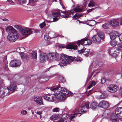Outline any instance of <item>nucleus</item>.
Here are the masks:
<instances>
[{"label":"nucleus","instance_id":"obj_1","mask_svg":"<svg viewBox=\"0 0 122 122\" xmlns=\"http://www.w3.org/2000/svg\"><path fill=\"white\" fill-rule=\"evenodd\" d=\"M82 59L79 57H77L68 56L64 54H62L61 55L60 58V62L58 65L61 67L66 66L69 64L71 62V61L74 60L77 61H81Z\"/></svg>","mask_w":122,"mask_h":122},{"label":"nucleus","instance_id":"obj_2","mask_svg":"<svg viewBox=\"0 0 122 122\" xmlns=\"http://www.w3.org/2000/svg\"><path fill=\"white\" fill-rule=\"evenodd\" d=\"M52 91H54L56 98L61 100L66 98V95L69 93L67 90L63 87L59 88L58 87L54 88Z\"/></svg>","mask_w":122,"mask_h":122},{"label":"nucleus","instance_id":"obj_3","mask_svg":"<svg viewBox=\"0 0 122 122\" xmlns=\"http://www.w3.org/2000/svg\"><path fill=\"white\" fill-rule=\"evenodd\" d=\"M7 31H9L7 36L8 40L11 42L16 41L19 37L18 34L16 30L12 26L10 25L7 26L6 28Z\"/></svg>","mask_w":122,"mask_h":122},{"label":"nucleus","instance_id":"obj_4","mask_svg":"<svg viewBox=\"0 0 122 122\" xmlns=\"http://www.w3.org/2000/svg\"><path fill=\"white\" fill-rule=\"evenodd\" d=\"M105 37L104 34L102 32H98L97 34L94 36L92 38V40L97 44H99L103 40Z\"/></svg>","mask_w":122,"mask_h":122},{"label":"nucleus","instance_id":"obj_5","mask_svg":"<svg viewBox=\"0 0 122 122\" xmlns=\"http://www.w3.org/2000/svg\"><path fill=\"white\" fill-rule=\"evenodd\" d=\"M89 103L87 101L84 102L81 105V107L77 110L79 112V114H81L79 112H81L84 113L87 112V110L88 109Z\"/></svg>","mask_w":122,"mask_h":122},{"label":"nucleus","instance_id":"obj_6","mask_svg":"<svg viewBox=\"0 0 122 122\" xmlns=\"http://www.w3.org/2000/svg\"><path fill=\"white\" fill-rule=\"evenodd\" d=\"M20 32L21 34L27 37L29 35L31 34L32 31L30 28L26 27L20 28Z\"/></svg>","mask_w":122,"mask_h":122},{"label":"nucleus","instance_id":"obj_7","mask_svg":"<svg viewBox=\"0 0 122 122\" xmlns=\"http://www.w3.org/2000/svg\"><path fill=\"white\" fill-rule=\"evenodd\" d=\"M59 57V56L57 53L56 52H50L47 54V58L50 61H53Z\"/></svg>","mask_w":122,"mask_h":122},{"label":"nucleus","instance_id":"obj_8","mask_svg":"<svg viewBox=\"0 0 122 122\" xmlns=\"http://www.w3.org/2000/svg\"><path fill=\"white\" fill-rule=\"evenodd\" d=\"M44 98L45 100L50 102H53L56 99L54 93V94H49L46 95Z\"/></svg>","mask_w":122,"mask_h":122},{"label":"nucleus","instance_id":"obj_9","mask_svg":"<svg viewBox=\"0 0 122 122\" xmlns=\"http://www.w3.org/2000/svg\"><path fill=\"white\" fill-rule=\"evenodd\" d=\"M92 42L90 40L84 38L78 41L77 44L79 45L80 44L83 45H89L91 44Z\"/></svg>","mask_w":122,"mask_h":122},{"label":"nucleus","instance_id":"obj_10","mask_svg":"<svg viewBox=\"0 0 122 122\" xmlns=\"http://www.w3.org/2000/svg\"><path fill=\"white\" fill-rule=\"evenodd\" d=\"M59 47L60 48H66L68 49H73L75 50L77 48V46L76 45L70 44L66 46L63 44H60L59 45Z\"/></svg>","mask_w":122,"mask_h":122},{"label":"nucleus","instance_id":"obj_11","mask_svg":"<svg viewBox=\"0 0 122 122\" xmlns=\"http://www.w3.org/2000/svg\"><path fill=\"white\" fill-rule=\"evenodd\" d=\"M10 94L9 93V90L7 88L2 87L0 88V97H3L7 95Z\"/></svg>","mask_w":122,"mask_h":122},{"label":"nucleus","instance_id":"obj_12","mask_svg":"<svg viewBox=\"0 0 122 122\" xmlns=\"http://www.w3.org/2000/svg\"><path fill=\"white\" fill-rule=\"evenodd\" d=\"M118 89V87L116 85L112 84L110 85L108 88V90L111 93H115Z\"/></svg>","mask_w":122,"mask_h":122},{"label":"nucleus","instance_id":"obj_13","mask_svg":"<svg viewBox=\"0 0 122 122\" xmlns=\"http://www.w3.org/2000/svg\"><path fill=\"white\" fill-rule=\"evenodd\" d=\"M109 106V104L108 102L105 100H102L101 101L99 102L98 104V106L99 107L104 109L107 108Z\"/></svg>","mask_w":122,"mask_h":122},{"label":"nucleus","instance_id":"obj_14","mask_svg":"<svg viewBox=\"0 0 122 122\" xmlns=\"http://www.w3.org/2000/svg\"><path fill=\"white\" fill-rule=\"evenodd\" d=\"M16 88L15 84L13 83H11L9 86L6 88L8 89L9 90V94H10L16 90Z\"/></svg>","mask_w":122,"mask_h":122},{"label":"nucleus","instance_id":"obj_15","mask_svg":"<svg viewBox=\"0 0 122 122\" xmlns=\"http://www.w3.org/2000/svg\"><path fill=\"white\" fill-rule=\"evenodd\" d=\"M115 113L117 115L118 118L122 120V107H118L116 108Z\"/></svg>","mask_w":122,"mask_h":122},{"label":"nucleus","instance_id":"obj_16","mask_svg":"<svg viewBox=\"0 0 122 122\" xmlns=\"http://www.w3.org/2000/svg\"><path fill=\"white\" fill-rule=\"evenodd\" d=\"M21 64V62L20 60H13L10 63L9 65L11 67H17L20 66Z\"/></svg>","mask_w":122,"mask_h":122},{"label":"nucleus","instance_id":"obj_17","mask_svg":"<svg viewBox=\"0 0 122 122\" xmlns=\"http://www.w3.org/2000/svg\"><path fill=\"white\" fill-rule=\"evenodd\" d=\"M33 100L35 102L39 105L43 104L42 98L41 97L35 96L33 98Z\"/></svg>","mask_w":122,"mask_h":122},{"label":"nucleus","instance_id":"obj_18","mask_svg":"<svg viewBox=\"0 0 122 122\" xmlns=\"http://www.w3.org/2000/svg\"><path fill=\"white\" fill-rule=\"evenodd\" d=\"M61 15L60 12H54L52 14V17L53 18V21L52 22L56 21L58 20L59 18V17Z\"/></svg>","mask_w":122,"mask_h":122},{"label":"nucleus","instance_id":"obj_19","mask_svg":"<svg viewBox=\"0 0 122 122\" xmlns=\"http://www.w3.org/2000/svg\"><path fill=\"white\" fill-rule=\"evenodd\" d=\"M109 35L110 38L111 40H114L116 38H118L117 37L119 35H118V32L116 31H112L111 32Z\"/></svg>","mask_w":122,"mask_h":122},{"label":"nucleus","instance_id":"obj_20","mask_svg":"<svg viewBox=\"0 0 122 122\" xmlns=\"http://www.w3.org/2000/svg\"><path fill=\"white\" fill-rule=\"evenodd\" d=\"M47 58V56L46 54L44 53L41 54L40 56V61L41 62H45Z\"/></svg>","mask_w":122,"mask_h":122},{"label":"nucleus","instance_id":"obj_21","mask_svg":"<svg viewBox=\"0 0 122 122\" xmlns=\"http://www.w3.org/2000/svg\"><path fill=\"white\" fill-rule=\"evenodd\" d=\"M109 24L112 26H116L118 25L119 23L115 20H110L109 22Z\"/></svg>","mask_w":122,"mask_h":122},{"label":"nucleus","instance_id":"obj_22","mask_svg":"<svg viewBox=\"0 0 122 122\" xmlns=\"http://www.w3.org/2000/svg\"><path fill=\"white\" fill-rule=\"evenodd\" d=\"M98 106V105L96 102H93L91 103L90 107L93 110H94L97 108Z\"/></svg>","mask_w":122,"mask_h":122},{"label":"nucleus","instance_id":"obj_23","mask_svg":"<svg viewBox=\"0 0 122 122\" xmlns=\"http://www.w3.org/2000/svg\"><path fill=\"white\" fill-rule=\"evenodd\" d=\"M118 116L115 112L112 113L110 117V118L112 121H117Z\"/></svg>","mask_w":122,"mask_h":122},{"label":"nucleus","instance_id":"obj_24","mask_svg":"<svg viewBox=\"0 0 122 122\" xmlns=\"http://www.w3.org/2000/svg\"><path fill=\"white\" fill-rule=\"evenodd\" d=\"M60 11L62 13H63L64 14L63 15H61V16L62 17L65 18H67L70 17L69 15H70V13L69 12H66L61 10Z\"/></svg>","mask_w":122,"mask_h":122},{"label":"nucleus","instance_id":"obj_25","mask_svg":"<svg viewBox=\"0 0 122 122\" xmlns=\"http://www.w3.org/2000/svg\"><path fill=\"white\" fill-rule=\"evenodd\" d=\"M110 111L108 110H106L103 114L102 116L105 118H107L110 113Z\"/></svg>","mask_w":122,"mask_h":122},{"label":"nucleus","instance_id":"obj_26","mask_svg":"<svg viewBox=\"0 0 122 122\" xmlns=\"http://www.w3.org/2000/svg\"><path fill=\"white\" fill-rule=\"evenodd\" d=\"M67 117V116L66 114H64L63 115L62 118L57 120L56 122H64V119H66ZM54 122H56L54 121Z\"/></svg>","mask_w":122,"mask_h":122},{"label":"nucleus","instance_id":"obj_27","mask_svg":"<svg viewBox=\"0 0 122 122\" xmlns=\"http://www.w3.org/2000/svg\"><path fill=\"white\" fill-rule=\"evenodd\" d=\"M82 9L80 8L79 7H76V8L74 9L72 11V10L71 11V13H73V12H81L82 10Z\"/></svg>","mask_w":122,"mask_h":122},{"label":"nucleus","instance_id":"obj_28","mask_svg":"<svg viewBox=\"0 0 122 122\" xmlns=\"http://www.w3.org/2000/svg\"><path fill=\"white\" fill-rule=\"evenodd\" d=\"M30 56L32 58L36 59L37 57L36 52L35 51H32L31 53Z\"/></svg>","mask_w":122,"mask_h":122},{"label":"nucleus","instance_id":"obj_29","mask_svg":"<svg viewBox=\"0 0 122 122\" xmlns=\"http://www.w3.org/2000/svg\"><path fill=\"white\" fill-rule=\"evenodd\" d=\"M96 82L94 81H92L90 82L89 86H88L87 88L90 89L93 86H94L96 84Z\"/></svg>","mask_w":122,"mask_h":122},{"label":"nucleus","instance_id":"obj_30","mask_svg":"<svg viewBox=\"0 0 122 122\" xmlns=\"http://www.w3.org/2000/svg\"><path fill=\"white\" fill-rule=\"evenodd\" d=\"M88 21H93L92 22H91V23L92 24V25H89L91 26H93L94 25L96 24L97 23H100V22H97L96 21L94 20H88Z\"/></svg>","mask_w":122,"mask_h":122},{"label":"nucleus","instance_id":"obj_31","mask_svg":"<svg viewBox=\"0 0 122 122\" xmlns=\"http://www.w3.org/2000/svg\"><path fill=\"white\" fill-rule=\"evenodd\" d=\"M117 46V49L118 51L122 50V42L121 44L118 45Z\"/></svg>","mask_w":122,"mask_h":122},{"label":"nucleus","instance_id":"obj_32","mask_svg":"<svg viewBox=\"0 0 122 122\" xmlns=\"http://www.w3.org/2000/svg\"><path fill=\"white\" fill-rule=\"evenodd\" d=\"M51 118L53 120H55L59 118V116L57 115L54 114L51 117Z\"/></svg>","mask_w":122,"mask_h":122},{"label":"nucleus","instance_id":"obj_33","mask_svg":"<svg viewBox=\"0 0 122 122\" xmlns=\"http://www.w3.org/2000/svg\"><path fill=\"white\" fill-rule=\"evenodd\" d=\"M110 44L112 46H114L117 44V42L116 41H112L110 42Z\"/></svg>","mask_w":122,"mask_h":122},{"label":"nucleus","instance_id":"obj_34","mask_svg":"<svg viewBox=\"0 0 122 122\" xmlns=\"http://www.w3.org/2000/svg\"><path fill=\"white\" fill-rule=\"evenodd\" d=\"M109 25L107 23H105L103 24L102 26V27L104 29H106L108 27Z\"/></svg>","mask_w":122,"mask_h":122},{"label":"nucleus","instance_id":"obj_35","mask_svg":"<svg viewBox=\"0 0 122 122\" xmlns=\"http://www.w3.org/2000/svg\"><path fill=\"white\" fill-rule=\"evenodd\" d=\"M115 51V49L113 48H111L109 50L108 52L109 54L112 56Z\"/></svg>","mask_w":122,"mask_h":122},{"label":"nucleus","instance_id":"obj_36","mask_svg":"<svg viewBox=\"0 0 122 122\" xmlns=\"http://www.w3.org/2000/svg\"><path fill=\"white\" fill-rule=\"evenodd\" d=\"M95 3L93 1H91L88 5V6L90 7V6L93 7L94 6Z\"/></svg>","mask_w":122,"mask_h":122},{"label":"nucleus","instance_id":"obj_37","mask_svg":"<svg viewBox=\"0 0 122 122\" xmlns=\"http://www.w3.org/2000/svg\"><path fill=\"white\" fill-rule=\"evenodd\" d=\"M52 35H54V36L53 37H51V38H54L56 37L57 36H60L61 37H64V36H61V35H59L58 34H57L56 33H52Z\"/></svg>","mask_w":122,"mask_h":122},{"label":"nucleus","instance_id":"obj_38","mask_svg":"<svg viewBox=\"0 0 122 122\" xmlns=\"http://www.w3.org/2000/svg\"><path fill=\"white\" fill-rule=\"evenodd\" d=\"M90 51L89 49H87L85 48V49H84V53L85 55H87Z\"/></svg>","mask_w":122,"mask_h":122},{"label":"nucleus","instance_id":"obj_39","mask_svg":"<svg viewBox=\"0 0 122 122\" xmlns=\"http://www.w3.org/2000/svg\"><path fill=\"white\" fill-rule=\"evenodd\" d=\"M118 52H116L115 51L113 54H112V56L114 57H117L118 55Z\"/></svg>","mask_w":122,"mask_h":122},{"label":"nucleus","instance_id":"obj_40","mask_svg":"<svg viewBox=\"0 0 122 122\" xmlns=\"http://www.w3.org/2000/svg\"><path fill=\"white\" fill-rule=\"evenodd\" d=\"M60 110V109L58 107H56L54 108L52 110L53 112H58Z\"/></svg>","mask_w":122,"mask_h":122},{"label":"nucleus","instance_id":"obj_41","mask_svg":"<svg viewBox=\"0 0 122 122\" xmlns=\"http://www.w3.org/2000/svg\"><path fill=\"white\" fill-rule=\"evenodd\" d=\"M107 95L106 94L102 93L101 95V99L105 98L107 97Z\"/></svg>","mask_w":122,"mask_h":122},{"label":"nucleus","instance_id":"obj_42","mask_svg":"<svg viewBox=\"0 0 122 122\" xmlns=\"http://www.w3.org/2000/svg\"><path fill=\"white\" fill-rule=\"evenodd\" d=\"M45 79H44V78H41V81H41V82H47L48 81V79L47 78H46Z\"/></svg>","mask_w":122,"mask_h":122},{"label":"nucleus","instance_id":"obj_43","mask_svg":"<svg viewBox=\"0 0 122 122\" xmlns=\"http://www.w3.org/2000/svg\"><path fill=\"white\" fill-rule=\"evenodd\" d=\"M20 4H24L25 3L26 0H17Z\"/></svg>","mask_w":122,"mask_h":122},{"label":"nucleus","instance_id":"obj_44","mask_svg":"<svg viewBox=\"0 0 122 122\" xmlns=\"http://www.w3.org/2000/svg\"><path fill=\"white\" fill-rule=\"evenodd\" d=\"M117 37L118 38L120 41L122 42V34L119 35Z\"/></svg>","mask_w":122,"mask_h":122},{"label":"nucleus","instance_id":"obj_45","mask_svg":"<svg viewBox=\"0 0 122 122\" xmlns=\"http://www.w3.org/2000/svg\"><path fill=\"white\" fill-rule=\"evenodd\" d=\"M21 114L23 115H25L27 114V112L25 110H23L21 112Z\"/></svg>","mask_w":122,"mask_h":122},{"label":"nucleus","instance_id":"obj_46","mask_svg":"<svg viewBox=\"0 0 122 122\" xmlns=\"http://www.w3.org/2000/svg\"><path fill=\"white\" fill-rule=\"evenodd\" d=\"M45 25L46 24L45 22H44L40 25V26L41 28H42L45 26Z\"/></svg>","mask_w":122,"mask_h":122},{"label":"nucleus","instance_id":"obj_47","mask_svg":"<svg viewBox=\"0 0 122 122\" xmlns=\"http://www.w3.org/2000/svg\"><path fill=\"white\" fill-rule=\"evenodd\" d=\"M78 113H76L75 114L71 115L70 116V119H72L74 118L75 115L78 114Z\"/></svg>","mask_w":122,"mask_h":122},{"label":"nucleus","instance_id":"obj_48","mask_svg":"<svg viewBox=\"0 0 122 122\" xmlns=\"http://www.w3.org/2000/svg\"><path fill=\"white\" fill-rule=\"evenodd\" d=\"M20 54L22 59H24L25 58V54L22 53H21Z\"/></svg>","mask_w":122,"mask_h":122},{"label":"nucleus","instance_id":"obj_49","mask_svg":"<svg viewBox=\"0 0 122 122\" xmlns=\"http://www.w3.org/2000/svg\"><path fill=\"white\" fill-rule=\"evenodd\" d=\"M85 49V48H83V49H81L80 50H79L78 51V52L79 53H84V49Z\"/></svg>","mask_w":122,"mask_h":122},{"label":"nucleus","instance_id":"obj_50","mask_svg":"<svg viewBox=\"0 0 122 122\" xmlns=\"http://www.w3.org/2000/svg\"><path fill=\"white\" fill-rule=\"evenodd\" d=\"M78 15L77 14H76L73 17V18H75V19H76L77 18H79V16H78Z\"/></svg>","mask_w":122,"mask_h":122},{"label":"nucleus","instance_id":"obj_51","mask_svg":"<svg viewBox=\"0 0 122 122\" xmlns=\"http://www.w3.org/2000/svg\"><path fill=\"white\" fill-rule=\"evenodd\" d=\"M50 37L49 36L47 35H45L44 38L45 40H47L49 39Z\"/></svg>","mask_w":122,"mask_h":122},{"label":"nucleus","instance_id":"obj_52","mask_svg":"<svg viewBox=\"0 0 122 122\" xmlns=\"http://www.w3.org/2000/svg\"><path fill=\"white\" fill-rule=\"evenodd\" d=\"M23 49V48L22 47L17 48L16 49V51H17L20 52L19 50H21Z\"/></svg>","mask_w":122,"mask_h":122},{"label":"nucleus","instance_id":"obj_53","mask_svg":"<svg viewBox=\"0 0 122 122\" xmlns=\"http://www.w3.org/2000/svg\"><path fill=\"white\" fill-rule=\"evenodd\" d=\"M42 113L41 111H38L36 113L37 115H41Z\"/></svg>","mask_w":122,"mask_h":122},{"label":"nucleus","instance_id":"obj_54","mask_svg":"<svg viewBox=\"0 0 122 122\" xmlns=\"http://www.w3.org/2000/svg\"><path fill=\"white\" fill-rule=\"evenodd\" d=\"M101 81L102 83L103 84L105 82V80L104 78H102L101 80Z\"/></svg>","mask_w":122,"mask_h":122},{"label":"nucleus","instance_id":"obj_55","mask_svg":"<svg viewBox=\"0 0 122 122\" xmlns=\"http://www.w3.org/2000/svg\"><path fill=\"white\" fill-rule=\"evenodd\" d=\"M14 26L15 28L17 29H19L20 30V28H22L21 27L19 26L18 25H15V26Z\"/></svg>","mask_w":122,"mask_h":122},{"label":"nucleus","instance_id":"obj_56","mask_svg":"<svg viewBox=\"0 0 122 122\" xmlns=\"http://www.w3.org/2000/svg\"><path fill=\"white\" fill-rule=\"evenodd\" d=\"M119 93L121 96H122V88H121L119 90Z\"/></svg>","mask_w":122,"mask_h":122},{"label":"nucleus","instance_id":"obj_57","mask_svg":"<svg viewBox=\"0 0 122 122\" xmlns=\"http://www.w3.org/2000/svg\"><path fill=\"white\" fill-rule=\"evenodd\" d=\"M67 92L68 91V92H69V93L67 95H72V92H70V91H69L68 90H67Z\"/></svg>","mask_w":122,"mask_h":122},{"label":"nucleus","instance_id":"obj_58","mask_svg":"<svg viewBox=\"0 0 122 122\" xmlns=\"http://www.w3.org/2000/svg\"><path fill=\"white\" fill-rule=\"evenodd\" d=\"M93 9H89L87 10V12L88 13H89V12L92 11L93 10Z\"/></svg>","mask_w":122,"mask_h":122},{"label":"nucleus","instance_id":"obj_59","mask_svg":"<svg viewBox=\"0 0 122 122\" xmlns=\"http://www.w3.org/2000/svg\"><path fill=\"white\" fill-rule=\"evenodd\" d=\"M63 79L64 78L63 77H60L59 78V80L62 81L63 80Z\"/></svg>","mask_w":122,"mask_h":122},{"label":"nucleus","instance_id":"obj_60","mask_svg":"<svg viewBox=\"0 0 122 122\" xmlns=\"http://www.w3.org/2000/svg\"><path fill=\"white\" fill-rule=\"evenodd\" d=\"M120 23L121 25H122V17L121 18Z\"/></svg>","mask_w":122,"mask_h":122},{"label":"nucleus","instance_id":"obj_61","mask_svg":"<svg viewBox=\"0 0 122 122\" xmlns=\"http://www.w3.org/2000/svg\"><path fill=\"white\" fill-rule=\"evenodd\" d=\"M10 3L11 4L13 5L14 4V2H13L11 0V1L10 2Z\"/></svg>","mask_w":122,"mask_h":122},{"label":"nucleus","instance_id":"obj_62","mask_svg":"<svg viewBox=\"0 0 122 122\" xmlns=\"http://www.w3.org/2000/svg\"><path fill=\"white\" fill-rule=\"evenodd\" d=\"M3 20L4 21H8V19H3Z\"/></svg>","mask_w":122,"mask_h":122},{"label":"nucleus","instance_id":"obj_63","mask_svg":"<svg viewBox=\"0 0 122 122\" xmlns=\"http://www.w3.org/2000/svg\"><path fill=\"white\" fill-rule=\"evenodd\" d=\"M38 0H31V1H38Z\"/></svg>","mask_w":122,"mask_h":122},{"label":"nucleus","instance_id":"obj_64","mask_svg":"<svg viewBox=\"0 0 122 122\" xmlns=\"http://www.w3.org/2000/svg\"><path fill=\"white\" fill-rule=\"evenodd\" d=\"M5 67L7 69L8 68V65H7V64L5 65Z\"/></svg>","mask_w":122,"mask_h":122}]
</instances>
